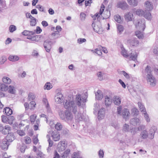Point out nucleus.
I'll return each mask as SVG.
<instances>
[{
    "label": "nucleus",
    "mask_w": 158,
    "mask_h": 158,
    "mask_svg": "<svg viewBox=\"0 0 158 158\" xmlns=\"http://www.w3.org/2000/svg\"><path fill=\"white\" fill-rule=\"evenodd\" d=\"M117 28L118 32L120 34H121L123 31L124 28L123 26L121 25H118L117 26Z\"/></svg>",
    "instance_id": "nucleus-40"
},
{
    "label": "nucleus",
    "mask_w": 158,
    "mask_h": 158,
    "mask_svg": "<svg viewBox=\"0 0 158 158\" xmlns=\"http://www.w3.org/2000/svg\"><path fill=\"white\" fill-rule=\"evenodd\" d=\"M124 17L127 21H130L132 20L133 16L131 12H129L125 14Z\"/></svg>",
    "instance_id": "nucleus-17"
},
{
    "label": "nucleus",
    "mask_w": 158,
    "mask_h": 158,
    "mask_svg": "<svg viewBox=\"0 0 158 158\" xmlns=\"http://www.w3.org/2000/svg\"><path fill=\"white\" fill-rule=\"evenodd\" d=\"M9 145L10 143L4 139L1 143V147L2 149L6 150L8 149Z\"/></svg>",
    "instance_id": "nucleus-13"
},
{
    "label": "nucleus",
    "mask_w": 158,
    "mask_h": 158,
    "mask_svg": "<svg viewBox=\"0 0 158 158\" xmlns=\"http://www.w3.org/2000/svg\"><path fill=\"white\" fill-rule=\"evenodd\" d=\"M4 139L9 143L11 142L14 139L13 135L12 134L8 133L6 137V139Z\"/></svg>",
    "instance_id": "nucleus-21"
},
{
    "label": "nucleus",
    "mask_w": 158,
    "mask_h": 158,
    "mask_svg": "<svg viewBox=\"0 0 158 158\" xmlns=\"http://www.w3.org/2000/svg\"><path fill=\"white\" fill-rule=\"evenodd\" d=\"M96 98L98 100H101L103 98L102 92L100 90H98L95 93Z\"/></svg>",
    "instance_id": "nucleus-25"
},
{
    "label": "nucleus",
    "mask_w": 158,
    "mask_h": 158,
    "mask_svg": "<svg viewBox=\"0 0 158 158\" xmlns=\"http://www.w3.org/2000/svg\"><path fill=\"white\" fill-rule=\"evenodd\" d=\"M17 133L20 136H23L25 135V133L23 131L18 130L17 131Z\"/></svg>",
    "instance_id": "nucleus-59"
},
{
    "label": "nucleus",
    "mask_w": 158,
    "mask_h": 158,
    "mask_svg": "<svg viewBox=\"0 0 158 158\" xmlns=\"http://www.w3.org/2000/svg\"><path fill=\"white\" fill-rule=\"evenodd\" d=\"M36 19L34 17H32V19H31L30 20V25L32 26H35L36 23Z\"/></svg>",
    "instance_id": "nucleus-43"
},
{
    "label": "nucleus",
    "mask_w": 158,
    "mask_h": 158,
    "mask_svg": "<svg viewBox=\"0 0 158 158\" xmlns=\"http://www.w3.org/2000/svg\"><path fill=\"white\" fill-rule=\"evenodd\" d=\"M122 110V106H119L118 107L117 109V113L118 114L121 115V112Z\"/></svg>",
    "instance_id": "nucleus-62"
},
{
    "label": "nucleus",
    "mask_w": 158,
    "mask_h": 158,
    "mask_svg": "<svg viewBox=\"0 0 158 158\" xmlns=\"http://www.w3.org/2000/svg\"><path fill=\"white\" fill-rule=\"evenodd\" d=\"M142 114H143L144 118L146 121L148 123L150 121V119L147 111H144V112Z\"/></svg>",
    "instance_id": "nucleus-45"
},
{
    "label": "nucleus",
    "mask_w": 158,
    "mask_h": 158,
    "mask_svg": "<svg viewBox=\"0 0 158 158\" xmlns=\"http://www.w3.org/2000/svg\"><path fill=\"white\" fill-rule=\"evenodd\" d=\"M92 26L95 31L98 33L99 34L102 33L103 29L99 22H98L96 24L94 22H93L92 23Z\"/></svg>",
    "instance_id": "nucleus-6"
},
{
    "label": "nucleus",
    "mask_w": 158,
    "mask_h": 158,
    "mask_svg": "<svg viewBox=\"0 0 158 158\" xmlns=\"http://www.w3.org/2000/svg\"><path fill=\"white\" fill-rule=\"evenodd\" d=\"M127 42L128 44L132 46H136L139 43V41L136 38L128 40Z\"/></svg>",
    "instance_id": "nucleus-12"
},
{
    "label": "nucleus",
    "mask_w": 158,
    "mask_h": 158,
    "mask_svg": "<svg viewBox=\"0 0 158 158\" xmlns=\"http://www.w3.org/2000/svg\"><path fill=\"white\" fill-rule=\"evenodd\" d=\"M65 118L68 121H71L73 118V115L71 112L66 110L65 111Z\"/></svg>",
    "instance_id": "nucleus-14"
},
{
    "label": "nucleus",
    "mask_w": 158,
    "mask_h": 158,
    "mask_svg": "<svg viewBox=\"0 0 158 158\" xmlns=\"http://www.w3.org/2000/svg\"><path fill=\"white\" fill-rule=\"evenodd\" d=\"M8 89L7 85L4 83H0V90L2 91H6Z\"/></svg>",
    "instance_id": "nucleus-32"
},
{
    "label": "nucleus",
    "mask_w": 158,
    "mask_h": 158,
    "mask_svg": "<svg viewBox=\"0 0 158 158\" xmlns=\"http://www.w3.org/2000/svg\"><path fill=\"white\" fill-rule=\"evenodd\" d=\"M105 115V109L102 108L99 110L98 113V119H103Z\"/></svg>",
    "instance_id": "nucleus-15"
},
{
    "label": "nucleus",
    "mask_w": 158,
    "mask_h": 158,
    "mask_svg": "<svg viewBox=\"0 0 158 158\" xmlns=\"http://www.w3.org/2000/svg\"><path fill=\"white\" fill-rule=\"evenodd\" d=\"M117 6L118 8L125 10L127 8L128 5L126 2L124 1H120L118 2Z\"/></svg>",
    "instance_id": "nucleus-9"
},
{
    "label": "nucleus",
    "mask_w": 158,
    "mask_h": 158,
    "mask_svg": "<svg viewBox=\"0 0 158 158\" xmlns=\"http://www.w3.org/2000/svg\"><path fill=\"white\" fill-rule=\"evenodd\" d=\"M98 156L99 158H103L104 156V152L102 150L100 149L98 152Z\"/></svg>",
    "instance_id": "nucleus-61"
},
{
    "label": "nucleus",
    "mask_w": 158,
    "mask_h": 158,
    "mask_svg": "<svg viewBox=\"0 0 158 158\" xmlns=\"http://www.w3.org/2000/svg\"><path fill=\"white\" fill-rule=\"evenodd\" d=\"M140 123L139 119L136 118H132L130 121V123L132 125L136 126Z\"/></svg>",
    "instance_id": "nucleus-19"
},
{
    "label": "nucleus",
    "mask_w": 158,
    "mask_h": 158,
    "mask_svg": "<svg viewBox=\"0 0 158 158\" xmlns=\"http://www.w3.org/2000/svg\"><path fill=\"white\" fill-rule=\"evenodd\" d=\"M35 33V30L33 31H29L28 30H24L22 32V34L24 35H33Z\"/></svg>",
    "instance_id": "nucleus-28"
},
{
    "label": "nucleus",
    "mask_w": 158,
    "mask_h": 158,
    "mask_svg": "<svg viewBox=\"0 0 158 158\" xmlns=\"http://www.w3.org/2000/svg\"><path fill=\"white\" fill-rule=\"evenodd\" d=\"M92 0H85V6H90L91 3H92Z\"/></svg>",
    "instance_id": "nucleus-54"
},
{
    "label": "nucleus",
    "mask_w": 158,
    "mask_h": 158,
    "mask_svg": "<svg viewBox=\"0 0 158 158\" xmlns=\"http://www.w3.org/2000/svg\"><path fill=\"white\" fill-rule=\"evenodd\" d=\"M52 88V85L49 82L46 83L44 86V89L49 90Z\"/></svg>",
    "instance_id": "nucleus-42"
},
{
    "label": "nucleus",
    "mask_w": 158,
    "mask_h": 158,
    "mask_svg": "<svg viewBox=\"0 0 158 158\" xmlns=\"http://www.w3.org/2000/svg\"><path fill=\"white\" fill-rule=\"evenodd\" d=\"M86 15L84 13L81 12L80 15V18L81 21H83L85 19Z\"/></svg>",
    "instance_id": "nucleus-52"
},
{
    "label": "nucleus",
    "mask_w": 158,
    "mask_h": 158,
    "mask_svg": "<svg viewBox=\"0 0 158 158\" xmlns=\"http://www.w3.org/2000/svg\"><path fill=\"white\" fill-rule=\"evenodd\" d=\"M8 89H9V92L10 94H13L15 93V90L13 86L10 85Z\"/></svg>",
    "instance_id": "nucleus-39"
},
{
    "label": "nucleus",
    "mask_w": 158,
    "mask_h": 158,
    "mask_svg": "<svg viewBox=\"0 0 158 158\" xmlns=\"http://www.w3.org/2000/svg\"><path fill=\"white\" fill-rule=\"evenodd\" d=\"M86 100V96H81V94H77L76 95L75 101L66 100L65 102H63L64 106L65 109L72 111L75 114L77 110V105L79 107H83L85 104Z\"/></svg>",
    "instance_id": "nucleus-1"
},
{
    "label": "nucleus",
    "mask_w": 158,
    "mask_h": 158,
    "mask_svg": "<svg viewBox=\"0 0 158 158\" xmlns=\"http://www.w3.org/2000/svg\"><path fill=\"white\" fill-rule=\"evenodd\" d=\"M53 43L52 41L48 40H47L44 41V47L47 52H50Z\"/></svg>",
    "instance_id": "nucleus-7"
},
{
    "label": "nucleus",
    "mask_w": 158,
    "mask_h": 158,
    "mask_svg": "<svg viewBox=\"0 0 158 158\" xmlns=\"http://www.w3.org/2000/svg\"><path fill=\"white\" fill-rule=\"evenodd\" d=\"M75 118L76 120H77V121L78 122L82 121L83 119H84L83 116L81 113H78L77 114L75 115Z\"/></svg>",
    "instance_id": "nucleus-33"
},
{
    "label": "nucleus",
    "mask_w": 158,
    "mask_h": 158,
    "mask_svg": "<svg viewBox=\"0 0 158 158\" xmlns=\"http://www.w3.org/2000/svg\"><path fill=\"white\" fill-rule=\"evenodd\" d=\"M24 142L26 144H30L31 142V139L28 136H26L24 137Z\"/></svg>",
    "instance_id": "nucleus-49"
},
{
    "label": "nucleus",
    "mask_w": 158,
    "mask_h": 158,
    "mask_svg": "<svg viewBox=\"0 0 158 158\" xmlns=\"http://www.w3.org/2000/svg\"><path fill=\"white\" fill-rule=\"evenodd\" d=\"M70 154V150L69 149H67L65 150L60 155L56 151L54 152L53 158H67Z\"/></svg>",
    "instance_id": "nucleus-5"
},
{
    "label": "nucleus",
    "mask_w": 158,
    "mask_h": 158,
    "mask_svg": "<svg viewBox=\"0 0 158 158\" xmlns=\"http://www.w3.org/2000/svg\"><path fill=\"white\" fill-rule=\"evenodd\" d=\"M67 146V144L65 143L64 141L59 142L58 144L57 150L59 152H61L64 151Z\"/></svg>",
    "instance_id": "nucleus-8"
},
{
    "label": "nucleus",
    "mask_w": 158,
    "mask_h": 158,
    "mask_svg": "<svg viewBox=\"0 0 158 158\" xmlns=\"http://www.w3.org/2000/svg\"><path fill=\"white\" fill-rule=\"evenodd\" d=\"M130 131L131 134L133 135H135L137 132V129L135 127L131 128Z\"/></svg>",
    "instance_id": "nucleus-53"
},
{
    "label": "nucleus",
    "mask_w": 158,
    "mask_h": 158,
    "mask_svg": "<svg viewBox=\"0 0 158 158\" xmlns=\"http://www.w3.org/2000/svg\"><path fill=\"white\" fill-rule=\"evenodd\" d=\"M3 112H5L6 115L8 116L11 115L12 114V110L9 107H6L4 109Z\"/></svg>",
    "instance_id": "nucleus-29"
},
{
    "label": "nucleus",
    "mask_w": 158,
    "mask_h": 158,
    "mask_svg": "<svg viewBox=\"0 0 158 158\" xmlns=\"http://www.w3.org/2000/svg\"><path fill=\"white\" fill-rule=\"evenodd\" d=\"M138 103L139 110L142 112V114L144 112V111H146L145 107L141 102H139Z\"/></svg>",
    "instance_id": "nucleus-31"
},
{
    "label": "nucleus",
    "mask_w": 158,
    "mask_h": 158,
    "mask_svg": "<svg viewBox=\"0 0 158 158\" xmlns=\"http://www.w3.org/2000/svg\"><path fill=\"white\" fill-rule=\"evenodd\" d=\"M41 36L40 35H36L35 37H27V39L29 40H35V41H38L40 40L41 38Z\"/></svg>",
    "instance_id": "nucleus-36"
},
{
    "label": "nucleus",
    "mask_w": 158,
    "mask_h": 158,
    "mask_svg": "<svg viewBox=\"0 0 158 158\" xmlns=\"http://www.w3.org/2000/svg\"><path fill=\"white\" fill-rule=\"evenodd\" d=\"M8 59L10 61H15L18 60L19 58L16 55H10L9 56Z\"/></svg>",
    "instance_id": "nucleus-30"
},
{
    "label": "nucleus",
    "mask_w": 158,
    "mask_h": 158,
    "mask_svg": "<svg viewBox=\"0 0 158 158\" xmlns=\"http://www.w3.org/2000/svg\"><path fill=\"white\" fill-rule=\"evenodd\" d=\"M51 137L53 140L55 141H57L60 139V135L59 133L56 131L52 132Z\"/></svg>",
    "instance_id": "nucleus-10"
},
{
    "label": "nucleus",
    "mask_w": 158,
    "mask_h": 158,
    "mask_svg": "<svg viewBox=\"0 0 158 158\" xmlns=\"http://www.w3.org/2000/svg\"><path fill=\"white\" fill-rule=\"evenodd\" d=\"M7 123L9 124H12L13 123V121L14 120L15 118L13 116H11L8 118Z\"/></svg>",
    "instance_id": "nucleus-48"
},
{
    "label": "nucleus",
    "mask_w": 158,
    "mask_h": 158,
    "mask_svg": "<svg viewBox=\"0 0 158 158\" xmlns=\"http://www.w3.org/2000/svg\"><path fill=\"white\" fill-rule=\"evenodd\" d=\"M28 99L29 101L34 99L35 98V95L32 93H29L28 95Z\"/></svg>",
    "instance_id": "nucleus-51"
},
{
    "label": "nucleus",
    "mask_w": 158,
    "mask_h": 158,
    "mask_svg": "<svg viewBox=\"0 0 158 158\" xmlns=\"http://www.w3.org/2000/svg\"><path fill=\"white\" fill-rule=\"evenodd\" d=\"M30 106L29 107H31L30 108V109H32L35 107L36 104L34 101H32L30 102Z\"/></svg>",
    "instance_id": "nucleus-57"
},
{
    "label": "nucleus",
    "mask_w": 158,
    "mask_h": 158,
    "mask_svg": "<svg viewBox=\"0 0 158 158\" xmlns=\"http://www.w3.org/2000/svg\"><path fill=\"white\" fill-rule=\"evenodd\" d=\"M55 128L57 131H60L62 128V126L60 123H57L55 125Z\"/></svg>",
    "instance_id": "nucleus-41"
},
{
    "label": "nucleus",
    "mask_w": 158,
    "mask_h": 158,
    "mask_svg": "<svg viewBox=\"0 0 158 158\" xmlns=\"http://www.w3.org/2000/svg\"><path fill=\"white\" fill-rule=\"evenodd\" d=\"M130 126L127 124H124L122 128V131L124 133H127L130 131Z\"/></svg>",
    "instance_id": "nucleus-20"
},
{
    "label": "nucleus",
    "mask_w": 158,
    "mask_h": 158,
    "mask_svg": "<svg viewBox=\"0 0 158 158\" xmlns=\"http://www.w3.org/2000/svg\"><path fill=\"white\" fill-rule=\"evenodd\" d=\"M105 102L106 106H109L112 103V99L107 96H106L105 98Z\"/></svg>",
    "instance_id": "nucleus-27"
},
{
    "label": "nucleus",
    "mask_w": 158,
    "mask_h": 158,
    "mask_svg": "<svg viewBox=\"0 0 158 158\" xmlns=\"http://www.w3.org/2000/svg\"><path fill=\"white\" fill-rule=\"evenodd\" d=\"M145 13V11L142 10H138L136 11V15L139 16H143L144 14Z\"/></svg>",
    "instance_id": "nucleus-46"
},
{
    "label": "nucleus",
    "mask_w": 158,
    "mask_h": 158,
    "mask_svg": "<svg viewBox=\"0 0 158 158\" xmlns=\"http://www.w3.org/2000/svg\"><path fill=\"white\" fill-rule=\"evenodd\" d=\"M129 114L130 113L128 109L125 108L122 110V116L126 120L128 118Z\"/></svg>",
    "instance_id": "nucleus-16"
},
{
    "label": "nucleus",
    "mask_w": 158,
    "mask_h": 158,
    "mask_svg": "<svg viewBox=\"0 0 158 158\" xmlns=\"http://www.w3.org/2000/svg\"><path fill=\"white\" fill-rule=\"evenodd\" d=\"M145 5L146 7V9L148 11L151 10L153 9L152 3L148 1H147L145 2Z\"/></svg>",
    "instance_id": "nucleus-23"
},
{
    "label": "nucleus",
    "mask_w": 158,
    "mask_h": 158,
    "mask_svg": "<svg viewBox=\"0 0 158 158\" xmlns=\"http://www.w3.org/2000/svg\"><path fill=\"white\" fill-rule=\"evenodd\" d=\"M8 118L4 115L2 116V122L4 123H7Z\"/></svg>",
    "instance_id": "nucleus-60"
},
{
    "label": "nucleus",
    "mask_w": 158,
    "mask_h": 158,
    "mask_svg": "<svg viewBox=\"0 0 158 158\" xmlns=\"http://www.w3.org/2000/svg\"><path fill=\"white\" fill-rule=\"evenodd\" d=\"M122 51L121 52V54L123 56L127 58L130 56L127 52L125 49L124 48H122ZM130 59L133 61L137 60V58L138 56L137 53L135 51H133L130 54Z\"/></svg>",
    "instance_id": "nucleus-4"
},
{
    "label": "nucleus",
    "mask_w": 158,
    "mask_h": 158,
    "mask_svg": "<svg viewBox=\"0 0 158 158\" xmlns=\"http://www.w3.org/2000/svg\"><path fill=\"white\" fill-rule=\"evenodd\" d=\"M36 117V116L35 115V114L31 115L30 116V118L31 122V123H33V122H34V121L35 120Z\"/></svg>",
    "instance_id": "nucleus-63"
},
{
    "label": "nucleus",
    "mask_w": 158,
    "mask_h": 158,
    "mask_svg": "<svg viewBox=\"0 0 158 158\" xmlns=\"http://www.w3.org/2000/svg\"><path fill=\"white\" fill-rule=\"evenodd\" d=\"M105 14H106V16H104L105 17H102V16L101 17H100V15H98V16L97 17V21H99L100 20H101V18H102V19H107L109 18V17L110 16V12H109L107 11H105L104 12V15Z\"/></svg>",
    "instance_id": "nucleus-18"
},
{
    "label": "nucleus",
    "mask_w": 158,
    "mask_h": 158,
    "mask_svg": "<svg viewBox=\"0 0 158 158\" xmlns=\"http://www.w3.org/2000/svg\"><path fill=\"white\" fill-rule=\"evenodd\" d=\"M152 70L151 67L149 65H147L145 68L143 72V76L146 77L148 83L152 86L155 85L156 81L154 77L152 74Z\"/></svg>",
    "instance_id": "nucleus-2"
},
{
    "label": "nucleus",
    "mask_w": 158,
    "mask_h": 158,
    "mask_svg": "<svg viewBox=\"0 0 158 158\" xmlns=\"http://www.w3.org/2000/svg\"><path fill=\"white\" fill-rule=\"evenodd\" d=\"M11 128L9 125H6L4 127H3V129L2 130V133L5 135L8 134L9 131L10 130Z\"/></svg>",
    "instance_id": "nucleus-26"
},
{
    "label": "nucleus",
    "mask_w": 158,
    "mask_h": 158,
    "mask_svg": "<svg viewBox=\"0 0 158 158\" xmlns=\"http://www.w3.org/2000/svg\"><path fill=\"white\" fill-rule=\"evenodd\" d=\"M135 35L139 39H143L144 37L143 33L139 31H137L135 32Z\"/></svg>",
    "instance_id": "nucleus-38"
},
{
    "label": "nucleus",
    "mask_w": 158,
    "mask_h": 158,
    "mask_svg": "<svg viewBox=\"0 0 158 158\" xmlns=\"http://www.w3.org/2000/svg\"><path fill=\"white\" fill-rule=\"evenodd\" d=\"M114 19L118 23H120L122 22L120 16L118 15H117L114 16Z\"/></svg>",
    "instance_id": "nucleus-47"
},
{
    "label": "nucleus",
    "mask_w": 158,
    "mask_h": 158,
    "mask_svg": "<svg viewBox=\"0 0 158 158\" xmlns=\"http://www.w3.org/2000/svg\"><path fill=\"white\" fill-rule=\"evenodd\" d=\"M43 101L44 102V103L45 104V106L46 108L48 109V110H50V107L49 106V105L48 103V101L46 99H44L43 100Z\"/></svg>",
    "instance_id": "nucleus-58"
},
{
    "label": "nucleus",
    "mask_w": 158,
    "mask_h": 158,
    "mask_svg": "<svg viewBox=\"0 0 158 158\" xmlns=\"http://www.w3.org/2000/svg\"><path fill=\"white\" fill-rule=\"evenodd\" d=\"M132 111L134 115H137L138 114L139 111L137 109L134 108L132 109Z\"/></svg>",
    "instance_id": "nucleus-64"
},
{
    "label": "nucleus",
    "mask_w": 158,
    "mask_h": 158,
    "mask_svg": "<svg viewBox=\"0 0 158 158\" xmlns=\"http://www.w3.org/2000/svg\"><path fill=\"white\" fill-rule=\"evenodd\" d=\"M63 95L61 93H58L55 97V101L58 104L61 103L63 99Z\"/></svg>",
    "instance_id": "nucleus-11"
},
{
    "label": "nucleus",
    "mask_w": 158,
    "mask_h": 158,
    "mask_svg": "<svg viewBox=\"0 0 158 158\" xmlns=\"http://www.w3.org/2000/svg\"><path fill=\"white\" fill-rule=\"evenodd\" d=\"M7 60L6 56H3L0 57V64H3Z\"/></svg>",
    "instance_id": "nucleus-44"
},
{
    "label": "nucleus",
    "mask_w": 158,
    "mask_h": 158,
    "mask_svg": "<svg viewBox=\"0 0 158 158\" xmlns=\"http://www.w3.org/2000/svg\"><path fill=\"white\" fill-rule=\"evenodd\" d=\"M156 129V127H152L150 129L149 133H148L147 130H143L141 131L140 135V138L143 139H146L148 137L150 139H153Z\"/></svg>",
    "instance_id": "nucleus-3"
},
{
    "label": "nucleus",
    "mask_w": 158,
    "mask_h": 158,
    "mask_svg": "<svg viewBox=\"0 0 158 158\" xmlns=\"http://www.w3.org/2000/svg\"><path fill=\"white\" fill-rule=\"evenodd\" d=\"M16 30V27L14 25H11L9 27V30L10 32H13Z\"/></svg>",
    "instance_id": "nucleus-50"
},
{
    "label": "nucleus",
    "mask_w": 158,
    "mask_h": 158,
    "mask_svg": "<svg viewBox=\"0 0 158 158\" xmlns=\"http://www.w3.org/2000/svg\"><path fill=\"white\" fill-rule=\"evenodd\" d=\"M128 3L131 6H137L138 4V1L137 0H127Z\"/></svg>",
    "instance_id": "nucleus-34"
},
{
    "label": "nucleus",
    "mask_w": 158,
    "mask_h": 158,
    "mask_svg": "<svg viewBox=\"0 0 158 158\" xmlns=\"http://www.w3.org/2000/svg\"><path fill=\"white\" fill-rule=\"evenodd\" d=\"M36 7L40 11L44 12H45L44 11V8L41 5H38L36 6Z\"/></svg>",
    "instance_id": "nucleus-55"
},
{
    "label": "nucleus",
    "mask_w": 158,
    "mask_h": 158,
    "mask_svg": "<svg viewBox=\"0 0 158 158\" xmlns=\"http://www.w3.org/2000/svg\"><path fill=\"white\" fill-rule=\"evenodd\" d=\"M3 82L6 84H9L11 81V80L9 77H4L2 78Z\"/></svg>",
    "instance_id": "nucleus-35"
},
{
    "label": "nucleus",
    "mask_w": 158,
    "mask_h": 158,
    "mask_svg": "<svg viewBox=\"0 0 158 158\" xmlns=\"http://www.w3.org/2000/svg\"><path fill=\"white\" fill-rule=\"evenodd\" d=\"M121 98L118 96H114V97L113 102L115 105L119 106L121 103Z\"/></svg>",
    "instance_id": "nucleus-22"
},
{
    "label": "nucleus",
    "mask_w": 158,
    "mask_h": 158,
    "mask_svg": "<svg viewBox=\"0 0 158 158\" xmlns=\"http://www.w3.org/2000/svg\"><path fill=\"white\" fill-rule=\"evenodd\" d=\"M134 23H135V25L137 27L138 26H140V27H143V31L144 29H145V25H144V23L143 22V23L141 19H139L136 21V22H134Z\"/></svg>",
    "instance_id": "nucleus-24"
},
{
    "label": "nucleus",
    "mask_w": 158,
    "mask_h": 158,
    "mask_svg": "<svg viewBox=\"0 0 158 158\" xmlns=\"http://www.w3.org/2000/svg\"><path fill=\"white\" fill-rule=\"evenodd\" d=\"M59 114L60 117L61 119L63 120L65 119V113H64L63 112L60 111L59 112Z\"/></svg>",
    "instance_id": "nucleus-56"
},
{
    "label": "nucleus",
    "mask_w": 158,
    "mask_h": 158,
    "mask_svg": "<svg viewBox=\"0 0 158 158\" xmlns=\"http://www.w3.org/2000/svg\"><path fill=\"white\" fill-rule=\"evenodd\" d=\"M145 13L144 14L143 17L148 20L151 19L152 17L150 13L145 10Z\"/></svg>",
    "instance_id": "nucleus-37"
}]
</instances>
